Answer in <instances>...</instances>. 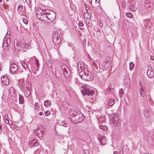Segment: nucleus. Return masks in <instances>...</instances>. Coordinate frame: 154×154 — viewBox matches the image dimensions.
<instances>
[{
  "label": "nucleus",
  "mask_w": 154,
  "mask_h": 154,
  "mask_svg": "<svg viewBox=\"0 0 154 154\" xmlns=\"http://www.w3.org/2000/svg\"><path fill=\"white\" fill-rule=\"evenodd\" d=\"M78 64L77 69L79 74L80 77L82 79L87 81H91L94 78V76L92 74L88 71L86 69H84L83 67L80 66L79 67V63Z\"/></svg>",
  "instance_id": "f257e3e1"
},
{
  "label": "nucleus",
  "mask_w": 154,
  "mask_h": 154,
  "mask_svg": "<svg viewBox=\"0 0 154 154\" xmlns=\"http://www.w3.org/2000/svg\"><path fill=\"white\" fill-rule=\"evenodd\" d=\"M81 87L83 89L81 90V92L83 96L87 95L88 96H93L95 93L94 90L90 88L87 86H81Z\"/></svg>",
  "instance_id": "f03ea898"
},
{
  "label": "nucleus",
  "mask_w": 154,
  "mask_h": 154,
  "mask_svg": "<svg viewBox=\"0 0 154 154\" xmlns=\"http://www.w3.org/2000/svg\"><path fill=\"white\" fill-rule=\"evenodd\" d=\"M110 117H111V121L112 123H115L117 125H119L121 120H120V117L118 114L114 113L113 114L111 115Z\"/></svg>",
  "instance_id": "7ed1b4c3"
},
{
  "label": "nucleus",
  "mask_w": 154,
  "mask_h": 154,
  "mask_svg": "<svg viewBox=\"0 0 154 154\" xmlns=\"http://www.w3.org/2000/svg\"><path fill=\"white\" fill-rule=\"evenodd\" d=\"M60 35L57 32H54L53 34V42L55 45H57L60 42Z\"/></svg>",
  "instance_id": "20e7f679"
},
{
  "label": "nucleus",
  "mask_w": 154,
  "mask_h": 154,
  "mask_svg": "<svg viewBox=\"0 0 154 154\" xmlns=\"http://www.w3.org/2000/svg\"><path fill=\"white\" fill-rule=\"evenodd\" d=\"M61 69L63 71V74L66 77H68L70 75V71L66 65L63 64L61 66Z\"/></svg>",
  "instance_id": "39448f33"
},
{
  "label": "nucleus",
  "mask_w": 154,
  "mask_h": 154,
  "mask_svg": "<svg viewBox=\"0 0 154 154\" xmlns=\"http://www.w3.org/2000/svg\"><path fill=\"white\" fill-rule=\"evenodd\" d=\"M74 117L75 118V123L80 122L82 121L84 119V115L81 113L79 114H77Z\"/></svg>",
  "instance_id": "423d86ee"
},
{
  "label": "nucleus",
  "mask_w": 154,
  "mask_h": 154,
  "mask_svg": "<svg viewBox=\"0 0 154 154\" xmlns=\"http://www.w3.org/2000/svg\"><path fill=\"white\" fill-rule=\"evenodd\" d=\"M17 65L15 63H12L10 66V70L12 73L16 72L18 70Z\"/></svg>",
  "instance_id": "0eeeda50"
},
{
  "label": "nucleus",
  "mask_w": 154,
  "mask_h": 154,
  "mask_svg": "<svg viewBox=\"0 0 154 154\" xmlns=\"http://www.w3.org/2000/svg\"><path fill=\"white\" fill-rule=\"evenodd\" d=\"M145 88L142 85L140 84V86L139 87V92L140 96L143 97L145 96L146 94Z\"/></svg>",
  "instance_id": "6e6552de"
},
{
  "label": "nucleus",
  "mask_w": 154,
  "mask_h": 154,
  "mask_svg": "<svg viewBox=\"0 0 154 154\" xmlns=\"http://www.w3.org/2000/svg\"><path fill=\"white\" fill-rule=\"evenodd\" d=\"M2 83L5 85H8L9 83V80L8 77L5 75H3L1 78Z\"/></svg>",
  "instance_id": "1a4fd4ad"
},
{
  "label": "nucleus",
  "mask_w": 154,
  "mask_h": 154,
  "mask_svg": "<svg viewBox=\"0 0 154 154\" xmlns=\"http://www.w3.org/2000/svg\"><path fill=\"white\" fill-rule=\"evenodd\" d=\"M109 61H103L101 63V66L102 67L106 68L109 67Z\"/></svg>",
  "instance_id": "9d476101"
},
{
  "label": "nucleus",
  "mask_w": 154,
  "mask_h": 154,
  "mask_svg": "<svg viewBox=\"0 0 154 154\" xmlns=\"http://www.w3.org/2000/svg\"><path fill=\"white\" fill-rule=\"evenodd\" d=\"M29 145H31L32 146H35L38 145L37 140L34 139H33L32 140L29 141Z\"/></svg>",
  "instance_id": "9b49d317"
},
{
  "label": "nucleus",
  "mask_w": 154,
  "mask_h": 154,
  "mask_svg": "<svg viewBox=\"0 0 154 154\" xmlns=\"http://www.w3.org/2000/svg\"><path fill=\"white\" fill-rule=\"evenodd\" d=\"M147 74L149 78H152L154 77V73L151 70H148L147 72Z\"/></svg>",
  "instance_id": "f8f14e48"
},
{
  "label": "nucleus",
  "mask_w": 154,
  "mask_h": 154,
  "mask_svg": "<svg viewBox=\"0 0 154 154\" xmlns=\"http://www.w3.org/2000/svg\"><path fill=\"white\" fill-rule=\"evenodd\" d=\"M51 13L53 16V17H51L50 15H49L46 16V17L49 20L53 21L55 17V13L53 11H51Z\"/></svg>",
  "instance_id": "ddd939ff"
},
{
  "label": "nucleus",
  "mask_w": 154,
  "mask_h": 154,
  "mask_svg": "<svg viewBox=\"0 0 154 154\" xmlns=\"http://www.w3.org/2000/svg\"><path fill=\"white\" fill-rule=\"evenodd\" d=\"M35 134L38 136V137H40L42 136V132L40 130H36L34 131Z\"/></svg>",
  "instance_id": "4468645a"
},
{
  "label": "nucleus",
  "mask_w": 154,
  "mask_h": 154,
  "mask_svg": "<svg viewBox=\"0 0 154 154\" xmlns=\"http://www.w3.org/2000/svg\"><path fill=\"white\" fill-rule=\"evenodd\" d=\"M14 89L12 88H11L9 89L10 95L11 96H14L15 95Z\"/></svg>",
  "instance_id": "2eb2a0df"
},
{
  "label": "nucleus",
  "mask_w": 154,
  "mask_h": 154,
  "mask_svg": "<svg viewBox=\"0 0 154 154\" xmlns=\"http://www.w3.org/2000/svg\"><path fill=\"white\" fill-rule=\"evenodd\" d=\"M23 5L20 4L17 7V10L18 11V13L19 14H22L21 11L23 9Z\"/></svg>",
  "instance_id": "dca6fc26"
},
{
  "label": "nucleus",
  "mask_w": 154,
  "mask_h": 154,
  "mask_svg": "<svg viewBox=\"0 0 154 154\" xmlns=\"http://www.w3.org/2000/svg\"><path fill=\"white\" fill-rule=\"evenodd\" d=\"M113 154H123V149L121 148L118 151H115L114 152Z\"/></svg>",
  "instance_id": "f3484780"
},
{
  "label": "nucleus",
  "mask_w": 154,
  "mask_h": 154,
  "mask_svg": "<svg viewBox=\"0 0 154 154\" xmlns=\"http://www.w3.org/2000/svg\"><path fill=\"white\" fill-rule=\"evenodd\" d=\"M3 42H3V44H2L3 47V48L6 49V51H3V52H4V53H3L5 54L6 53L7 51H8V46L7 44V43H4Z\"/></svg>",
  "instance_id": "a211bd4d"
},
{
  "label": "nucleus",
  "mask_w": 154,
  "mask_h": 154,
  "mask_svg": "<svg viewBox=\"0 0 154 154\" xmlns=\"http://www.w3.org/2000/svg\"><path fill=\"white\" fill-rule=\"evenodd\" d=\"M150 115L149 111L148 109H146L144 112V116L146 117H148Z\"/></svg>",
  "instance_id": "6ab92c4d"
},
{
  "label": "nucleus",
  "mask_w": 154,
  "mask_h": 154,
  "mask_svg": "<svg viewBox=\"0 0 154 154\" xmlns=\"http://www.w3.org/2000/svg\"><path fill=\"white\" fill-rule=\"evenodd\" d=\"M115 100L111 98L109 101L108 105L109 106L113 105L115 103Z\"/></svg>",
  "instance_id": "aec40b11"
},
{
  "label": "nucleus",
  "mask_w": 154,
  "mask_h": 154,
  "mask_svg": "<svg viewBox=\"0 0 154 154\" xmlns=\"http://www.w3.org/2000/svg\"><path fill=\"white\" fill-rule=\"evenodd\" d=\"M19 103L22 104L23 103L24 99L22 95L19 94Z\"/></svg>",
  "instance_id": "412c9836"
},
{
  "label": "nucleus",
  "mask_w": 154,
  "mask_h": 154,
  "mask_svg": "<svg viewBox=\"0 0 154 154\" xmlns=\"http://www.w3.org/2000/svg\"><path fill=\"white\" fill-rule=\"evenodd\" d=\"M39 107L40 106L38 103H35L34 105V110L35 112H36V111H38L39 110Z\"/></svg>",
  "instance_id": "4be33fe9"
},
{
  "label": "nucleus",
  "mask_w": 154,
  "mask_h": 154,
  "mask_svg": "<svg viewBox=\"0 0 154 154\" xmlns=\"http://www.w3.org/2000/svg\"><path fill=\"white\" fill-rule=\"evenodd\" d=\"M18 83L19 85L21 88H24L25 84L23 81L22 80H20L19 81Z\"/></svg>",
  "instance_id": "5701e85b"
},
{
  "label": "nucleus",
  "mask_w": 154,
  "mask_h": 154,
  "mask_svg": "<svg viewBox=\"0 0 154 154\" xmlns=\"http://www.w3.org/2000/svg\"><path fill=\"white\" fill-rule=\"evenodd\" d=\"M129 9L131 11H134L137 9V8L136 6L134 5H131L130 6Z\"/></svg>",
  "instance_id": "b1692460"
},
{
  "label": "nucleus",
  "mask_w": 154,
  "mask_h": 154,
  "mask_svg": "<svg viewBox=\"0 0 154 154\" xmlns=\"http://www.w3.org/2000/svg\"><path fill=\"white\" fill-rule=\"evenodd\" d=\"M30 82L29 81L26 82V91L29 90L30 87Z\"/></svg>",
  "instance_id": "393cba45"
},
{
  "label": "nucleus",
  "mask_w": 154,
  "mask_h": 154,
  "mask_svg": "<svg viewBox=\"0 0 154 154\" xmlns=\"http://www.w3.org/2000/svg\"><path fill=\"white\" fill-rule=\"evenodd\" d=\"M134 64L133 62H131L129 63V68L131 70H132L133 69L134 66Z\"/></svg>",
  "instance_id": "a878e982"
},
{
  "label": "nucleus",
  "mask_w": 154,
  "mask_h": 154,
  "mask_svg": "<svg viewBox=\"0 0 154 154\" xmlns=\"http://www.w3.org/2000/svg\"><path fill=\"white\" fill-rule=\"evenodd\" d=\"M150 22V20L149 19H147V20H144V23L145 26L147 27L148 26Z\"/></svg>",
  "instance_id": "bb28decb"
},
{
  "label": "nucleus",
  "mask_w": 154,
  "mask_h": 154,
  "mask_svg": "<svg viewBox=\"0 0 154 154\" xmlns=\"http://www.w3.org/2000/svg\"><path fill=\"white\" fill-rule=\"evenodd\" d=\"M99 127L101 129L103 130L104 131H106L107 130V128L105 125H100Z\"/></svg>",
  "instance_id": "cd10ccee"
},
{
  "label": "nucleus",
  "mask_w": 154,
  "mask_h": 154,
  "mask_svg": "<svg viewBox=\"0 0 154 154\" xmlns=\"http://www.w3.org/2000/svg\"><path fill=\"white\" fill-rule=\"evenodd\" d=\"M124 94V92L123 90L122 89H120L119 91V96H120V98L122 97V96Z\"/></svg>",
  "instance_id": "c85d7f7f"
},
{
  "label": "nucleus",
  "mask_w": 154,
  "mask_h": 154,
  "mask_svg": "<svg viewBox=\"0 0 154 154\" xmlns=\"http://www.w3.org/2000/svg\"><path fill=\"white\" fill-rule=\"evenodd\" d=\"M19 45L20 47L22 48H24L25 47L26 44L25 42L24 41L20 42Z\"/></svg>",
  "instance_id": "c756f323"
},
{
  "label": "nucleus",
  "mask_w": 154,
  "mask_h": 154,
  "mask_svg": "<svg viewBox=\"0 0 154 154\" xmlns=\"http://www.w3.org/2000/svg\"><path fill=\"white\" fill-rule=\"evenodd\" d=\"M126 16L129 18H131L133 16V14L131 12H128L126 14Z\"/></svg>",
  "instance_id": "7c9ffc66"
},
{
  "label": "nucleus",
  "mask_w": 154,
  "mask_h": 154,
  "mask_svg": "<svg viewBox=\"0 0 154 154\" xmlns=\"http://www.w3.org/2000/svg\"><path fill=\"white\" fill-rule=\"evenodd\" d=\"M51 103V102L48 100H46L44 102V104L45 106H47L48 105H50Z\"/></svg>",
  "instance_id": "2f4dec72"
},
{
  "label": "nucleus",
  "mask_w": 154,
  "mask_h": 154,
  "mask_svg": "<svg viewBox=\"0 0 154 154\" xmlns=\"http://www.w3.org/2000/svg\"><path fill=\"white\" fill-rule=\"evenodd\" d=\"M61 124L62 126L64 127H66L68 125V124L65 121H62Z\"/></svg>",
  "instance_id": "473e14b6"
},
{
  "label": "nucleus",
  "mask_w": 154,
  "mask_h": 154,
  "mask_svg": "<svg viewBox=\"0 0 154 154\" xmlns=\"http://www.w3.org/2000/svg\"><path fill=\"white\" fill-rule=\"evenodd\" d=\"M40 152V149H38L34 151V154H39Z\"/></svg>",
  "instance_id": "72a5a7b5"
},
{
  "label": "nucleus",
  "mask_w": 154,
  "mask_h": 154,
  "mask_svg": "<svg viewBox=\"0 0 154 154\" xmlns=\"http://www.w3.org/2000/svg\"><path fill=\"white\" fill-rule=\"evenodd\" d=\"M22 20L23 22V23L27 25L28 24V21L26 18H23Z\"/></svg>",
  "instance_id": "f704fd0d"
},
{
  "label": "nucleus",
  "mask_w": 154,
  "mask_h": 154,
  "mask_svg": "<svg viewBox=\"0 0 154 154\" xmlns=\"http://www.w3.org/2000/svg\"><path fill=\"white\" fill-rule=\"evenodd\" d=\"M51 114V112L50 111L48 110L46 111L45 112V114L46 116H48Z\"/></svg>",
  "instance_id": "c9c22d12"
},
{
  "label": "nucleus",
  "mask_w": 154,
  "mask_h": 154,
  "mask_svg": "<svg viewBox=\"0 0 154 154\" xmlns=\"http://www.w3.org/2000/svg\"><path fill=\"white\" fill-rule=\"evenodd\" d=\"M87 26L90 28H92L93 26V24L92 22H88L87 24Z\"/></svg>",
  "instance_id": "e433bc0d"
},
{
  "label": "nucleus",
  "mask_w": 154,
  "mask_h": 154,
  "mask_svg": "<svg viewBox=\"0 0 154 154\" xmlns=\"http://www.w3.org/2000/svg\"><path fill=\"white\" fill-rule=\"evenodd\" d=\"M22 65L23 67L25 69L27 68V66L26 63H22Z\"/></svg>",
  "instance_id": "4c0bfd02"
},
{
  "label": "nucleus",
  "mask_w": 154,
  "mask_h": 154,
  "mask_svg": "<svg viewBox=\"0 0 154 154\" xmlns=\"http://www.w3.org/2000/svg\"><path fill=\"white\" fill-rule=\"evenodd\" d=\"M27 91H26V93H25V94L26 97H28L30 94V91L29 90Z\"/></svg>",
  "instance_id": "58836bf2"
},
{
  "label": "nucleus",
  "mask_w": 154,
  "mask_h": 154,
  "mask_svg": "<svg viewBox=\"0 0 154 154\" xmlns=\"http://www.w3.org/2000/svg\"><path fill=\"white\" fill-rule=\"evenodd\" d=\"M93 68L94 69V70H95V71L96 72H99V71L98 70V67H97V66H94L93 67Z\"/></svg>",
  "instance_id": "ea45409f"
},
{
  "label": "nucleus",
  "mask_w": 154,
  "mask_h": 154,
  "mask_svg": "<svg viewBox=\"0 0 154 154\" xmlns=\"http://www.w3.org/2000/svg\"><path fill=\"white\" fill-rule=\"evenodd\" d=\"M79 25L80 26H82L84 25V24L82 21H80L79 22Z\"/></svg>",
  "instance_id": "a19ab883"
},
{
  "label": "nucleus",
  "mask_w": 154,
  "mask_h": 154,
  "mask_svg": "<svg viewBox=\"0 0 154 154\" xmlns=\"http://www.w3.org/2000/svg\"><path fill=\"white\" fill-rule=\"evenodd\" d=\"M35 64L37 66V67H38V65H39L38 60H36V59H35Z\"/></svg>",
  "instance_id": "79ce46f5"
},
{
  "label": "nucleus",
  "mask_w": 154,
  "mask_h": 154,
  "mask_svg": "<svg viewBox=\"0 0 154 154\" xmlns=\"http://www.w3.org/2000/svg\"><path fill=\"white\" fill-rule=\"evenodd\" d=\"M24 88H22V90L24 91H26V85H24Z\"/></svg>",
  "instance_id": "37998d69"
},
{
  "label": "nucleus",
  "mask_w": 154,
  "mask_h": 154,
  "mask_svg": "<svg viewBox=\"0 0 154 154\" xmlns=\"http://www.w3.org/2000/svg\"><path fill=\"white\" fill-rule=\"evenodd\" d=\"M4 118H5V123H9V120H8V119H7V118H6V119H5V117Z\"/></svg>",
  "instance_id": "c03bdc74"
},
{
  "label": "nucleus",
  "mask_w": 154,
  "mask_h": 154,
  "mask_svg": "<svg viewBox=\"0 0 154 154\" xmlns=\"http://www.w3.org/2000/svg\"><path fill=\"white\" fill-rule=\"evenodd\" d=\"M92 65L94 67L96 66L97 65V63L95 61L93 62L92 63Z\"/></svg>",
  "instance_id": "a18cd8bd"
},
{
  "label": "nucleus",
  "mask_w": 154,
  "mask_h": 154,
  "mask_svg": "<svg viewBox=\"0 0 154 154\" xmlns=\"http://www.w3.org/2000/svg\"><path fill=\"white\" fill-rule=\"evenodd\" d=\"M111 86H110V85H109V86L107 89L108 91H111Z\"/></svg>",
  "instance_id": "49530a36"
},
{
  "label": "nucleus",
  "mask_w": 154,
  "mask_h": 154,
  "mask_svg": "<svg viewBox=\"0 0 154 154\" xmlns=\"http://www.w3.org/2000/svg\"><path fill=\"white\" fill-rule=\"evenodd\" d=\"M122 5L124 7H125L126 6L125 5V4H126V3L125 2H122Z\"/></svg>",
  "instance_id": "de8ad7c7"
},
{
  "label": "nucleus",
  "mask_w": 154,
  "mask_h": 154,
  "mask_svg": "<svg viewBox=\"0 0 154 154\" xmlns=\"http://www.w3.org/2000/svg\"><path fill=\"white\" fill-rule=\"evenodd\" d=\"M38 114L40 116H42V115L44 116V115H43V113L41 112H39Z\"/></svg>",
  "instance_id": "09e8293b"
},
{
  "label": "nucleus",
  "mask_w": 154,
  "mask_h": 154,
  "mask_svg": "<svg viewBox=\"0 0 154 154\" xmlns=\"http://www.w3.org/2000/svg\"><path fill=\"white\" fill-rule=\"evenodd\" d=\"M99 25L101 27H103V23H102L101 22H100V23H99Z\"/></svg>",
  "instance_id": "8fccbe9b"
},
{
  "label": "nucleus",
  "mask_w": 154,
  "mask_h": 154,
  "mask_svg": "<svg viewBox=\"0 0 154 154\" xmlns=\"http://www.w3.org/2000/svg\"><path fill=\"white\" fill-rule=\"evenodd\" d=\"M26 2L27 3V4H28V2H27L28 1V3L29 4H30L31 2H30V0H26Z\"/></svg>",
  "instance_id": "3c124183"
},
{
  "label": "nucleus",
  "mask_w": 154,
  "mask_h": 154,
  "mask_svg": "<svg viewBox=\"0 0 154 154\" xmlns=\"http://www.w3.org/2000/svg\"><path fill=\"white\" fill-rule=\"evenodd\" d=\"M57 82H59V81L60 79L59 77H57Z\"/></svg>",
  "instance_id": "603ef678"
},
{
  "label": "nucleus",
  "mask_w": 154,
  "mask_h": 154,
  "mask_svg": "<svg viewBox=\"0 0 154 154\" xmlns=\"http://www.w3.org/2000/svg\"><path fill=\"white\" fill-rule=\"evenodd\" d=\"M154 58V57H150V59L151 60H153V58Z\"/></svg>",
  "instance_id": "864d4df0"
},
{
  "label": "nucleus",
  "mask_w": 154,
  "mask_h": 154,
  "mask_svg": "<svg viewBox=\"0 0 154 154\" xmlns=\"http://www.w3.org/2000/svg\"><path fill=\"white\" fill-rule=\"evenodd\" d=\"M95 1L97 2H99V0H95Z\"/></svg>",
  "instance_id": "5fc2aeb1"
},
{
  "label": "nucleus",
  "mask_w": 154,
  "mask_h": 154,
  "mask_svg": "<svg viewBox=\"0 0 154 154\" xmlns=\"http://www.w3.org/2000/svg\"><path fill=\"white\" fill-rule=\"evenodd\" d=\"M100 144H102V145H104V144H103V143L102 142H100Z\"/></svg>",
  "instance_id": "6e6d98bb"
},
{
  "label": "nucleus",
  "mask_w": 154,
  "mask_h": 154,
  "mask_svg": "<svg viewBox=\"0 0 154 154\" xmlns=\"http://www.w3.org/2000/svg\"><path fill=\"white\" fill-rule=\"evenodd\" d=\"M124 82H126V83H127L126 81L125 80V79L124 80Z\"/></svg>",
  "instance_id": "4d7b16f0"
},
{
  "label": "nucleus",
  "mask_w": 154,
  "mask_h": 154,
  "mask_svg": "<svg viewBox=\"0 0 154 154\" xmlns=\"http://www.w3.org/2000/svg\"><path fill=\"white\" fill-rule=\"evenodd\" d=\"M85 9H86V11H87V12L88 13V11H87V9H86V7L85 8Z\"/></svg>",
  "instance_id": "13d9d810"
},
{
  "label": "nucleus",
  "mask_w": 154,
  "mask_h": 154,
  "mask_svg": "<svg viewBox=\"0 0 154 154\" xmlns=\"http://www.w3.org/2000/svg\"><path fill=\"white\" fill-rule=\"evenodd\" d=\"M143 154H148L147 153H144Z\"/></svg>",
  "instance_id": "bf43d9fd"
},
{
  "label": "nucleus",
  "mask_w": 154,
  "mask_h": 154,
  "mask_svg": "<svg viewBox=\"0 0 154 154\" xmlns=\"http://www.w3.org/2000/svg\"><path fill=\"white\" fill-rule=\"evenodd\" d=\"M1 128V129H2V127H1V128Z\"/></svg>",
  "instance_id": "052dcab7"
},
{
  "label": "nucleus",
  "mask_w": 154,
  "mask_h": 154,
  "mask_svg": "<svg viewBox=\"0 0 154 154\" xmlns=\"http://www.w3.org/2000/svg\"><path fill=\"white\" fill-rule=\"evenodd\" d=\"M0 1H1V2H2V0H0Z\"/></svg>",
  "instance_id": "680f3d73"
},
{
  "label": "nucleus",
  "mask_w": 154,
  "mask_h": 154,
  "mask_svg": "<svg viewBox=\"0 0 154 154\" xmlns=\"http://www.w3.org/2000/svg\"><path fill=\"white\" fill-rule=\"evenodd\" d=\"M80 29H82V28H80Z\"/></svg>",
  "instance_id": "e2e57ef3"
},
{
  "label": "nucleus",
  "mask_w": 154,
  "mask_h": 154,
  "mask_svg": "<svg viewBox=\"0 0 154 154\" xmlns=\"http://www.w3.org/2000/svg\"><path fill=\"white\" fill-rule=\"evenodd\" d=\"M87 18V19H88L89 18Z\"/></svg>",
  "instance_id": "0e129e2a"
},
{
  "label": "nucleus",
  "mask_w": 154,
  "mask_h": 154,
  "mask_svg": "<svg viewBox=\"0 0 154 154\" xmlns=\"http://www.w3.org/2000/svg\"><path fill=\"white\" fill-rule=\"evenodd\" d=\"M2 99H3V96L2 97Z\"/></svg>",
  "instance_id": "69168bd1"
},
{
  "label": "nucleus",
  "mask_w": 154,
  "mask_h": 154,
  "mask_svg": "<svg viewBox=\"0 0 154 154\" xmlns=\"http://www.w3.org/2000/svg\"><path fill=\"white\" fill-rule=\"evenodd\" d=\"M86 150H85V152Z\"/></svg>",
  "instance_id": "338daca9"
},
{
  "label": "nucleus",
  "mask_w": 154,
  "mask_h": 154,
  "mask_svg": "<svg viewBox=\"0 0 154 154\" xmlns=\"http://www.w3.org/2000/svg\"><path fill=\"white\" fill-rule=\"evenodd\" d=\"M7 1H8V0H6Z\"/></svg>",
  "instance_id": "774afa93"
}]
</instances>
